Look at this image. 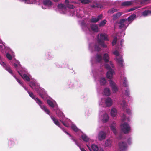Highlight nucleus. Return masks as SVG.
Listing matches in <instances>:
<instances>
[{"mask_svg":"<svg viewBox=\"0 0 151 151\" xmlns=\"http://www.w3.org/2000/svg\"><path fill=\"white\" fill-rule=\"evenodd\" d=\"M8 140V146L9 147H11L15 145V143L13 139L9 138Z\"/></svg>","mask_w":151,"mask_h":151,"instance_id":"obj_39","label":"nucleus"},{"mask_svg":"<svg viewBox=\"0 0 151 151\" xmlns=\"http://www.w3.org/2000/svg\"><path fill=\"white\" fill-rule=\"evenodd\" d=\"M83 140L86 142H89L91 141V139L85 134H83L81 136Z\"/></svg>","mask_w":151,"mask_h":151,"instance_id":"obj_33","label":"nucleus"},{"mask_svg":"<svg viewBox=\"0 0 151 151\" xmlns=\"http://www.w3.org/2000/svg\"><path fill=\"white\" fill-rule=\"evenodd\" d=\"M56 66L59 68H63L68 67V65L63 63H56Z\"/></svg>","mask_w":151,"mask_h":151,"instance_id":"obj_40","label":"nucleus"},{"mask_svg":"<svg viewBox=\"0 0 151 151\" xmlns=\"http://www.w3.org/2000/svg\"><path fill=\"white\" fill-rule=\"evenodd\" d=\"M106 2V1H103V2H104V3Z\"/></svg>","mask_w":151,"mask_h":151,"instance_id":"obj_57","label":"nucleus"},{"mask_svg":"<svg viewBox=\"0 0 151 151\" xmlns=\"http://www.w3.org/2000/svg\"><path fill=\"white\" fill-rule=\"evenodd\" d=\"M124 42L123 39L121 40L120 43L118 42L116 47V50L113 52V54L116 56L115 59L118 62L119 65L121 67H124V63L122 58V55L120 54V51L123 47V43Z\"/></svg>","mask_w":151,"mask_h":151,"instance_id":"obj_8","label":"nucleus"},{"mask_svg":"<svg viewBox=\"0 0 151 151\" xmlns=\"http://www.w3.org/2000/svg\"><path fill=\"white\" fill-rule=\"evenodd\" d=\"M118 11L117 9L114 8L110 9L108 11V13L109 14H112Z\"/></svg>","mask_w":151,"mask_h":151,"instance_id":"obj_45","label":"nucleus"},{"mask_svg":"<svg viewBox=\"0 0 151 151\" xmlns=\"http://www.w3.org/2000/svg\"><path fill=\"white\" fill-rule=\"evenodd\" d=\"M77 1L78 2V5L80 2L83 4H88L90 2V1L89 0H79Z\"/></svg>","mask_w":151,"mask_h":151,"instance_id":"obj_47","label":"nucleus"},{"mask_svg":"<svg viewBox=\"0 0 151 151\" xmlns=\"http://www.w3.org/2000/svg\"><path fill=\"white\" fill-rule=\"evenodd\" d=\"M65 3L67 7L70 9H73L78 6V2L76 1H69L68 0H65Z\"/></svg>","mask_w":151,"mask_h":151,"instance_id":"obj_17","label":"nucleus"},{"mask_svg":"<svg viewBox=\"0 0 151 151\" xmlns=\"http://www.w3.org/2000/svg\"><path fill=\"white\" fill-rule=\"evenodd\" d=\"M109 82L110 86L113 92L114 93H116L118 91L119 89L117 85L112 80H109Z\"/></svg>","mask_w":151,"mask_h":151,"instance_id":"obj_24","label":"nucleus"},{"mask_svg":"<svg viewBox=\"0 0 151 151\" xmlns=\"http://www.w3.org/2000/svg\"><path fill=\"white\" fill-rule=\"evenodd\" d=\"M121 79L124 86L126 87H128L129 85L126 77L125 76H123L121 77Z\"/></svg>","mask_w":151,"mask_h":151,"instance_id":"obj_29","label":"nucleus"},{"mask_svg":"<svg viewBox=\"0 0 151 151\" xmlns=\"http://www.w3.org/2000/svg\"><path fill=\"white\" fill-rule=\"evenodd\" d=\"M60 128L67 135L69 136V137H70V139L73 140V141L76 144V145L79 147L80 148L81 151H86L83 148H81V146L79 145V144L77 142V141L73 137L70 135L69 133L68 132H66V130L63 128H62L60 126V127H58Z\"/></svg>","mask_w":151,"mask_h":151,"instance_id":"obj_22","label":"nucleus"},{"mask_svg":"<svg viewBox=\"0 0 151 151\" xmlns=\"http://www.w3.org/2000/svg\"><path fill=\"white\" fill-rule=\"evenodd\" d=\"M117 36L115 37L112 42V45H115L116 42V41H117Z\"/></svg>","mask_w":151,"mask_h":151,"instance_id":"obj_50","label":"nucleus"},{"mask_svg":"<svg viewBox=\"0 0 151 151\" xmlns=\"http://www.w3.org/2000/svg\"><path fill=\"white\" fill-rule=\"evenodd\" d=\"M109 55L108 53H104L103 57L101 54H97L95 56V57L91 58V61L92 65H93L94 63H101L103 60H104L105 62L107 63L109 62Z\"/></svg>","mask_w":151,"mask_h":151,"instance_id":"obj_9","label":"nucleus"},{"mask_svg":"<svg viewBox=\"0 0 151 151\" xmlns=\"http://www.w3.org/2000/svg\"><path fill=\"white\" fill-rule=\"evenodd\" d=\"M123 135L122 134H121L119 135V136L117 138L118 139H123Z\"/></svg>","mask_w":151,"mask_h":151,"instance_id":"obj_53","label":"nucleus"},{"mask_svg":"<svg viewBox=\"0 0 151 151\" xmlns=\"http://www.w3.org/2000/svg\"><path fill=\"white\" fill-rule=\"evenodd\" d=\"M77 83L75 81H69L67 83V85L70 88H73L76 86Z\"/></svg>","mask_w":151,"mask_h":151,"instance_id":"obj_31","label":"nucleus"},{"mask_svg":"<svg viewBox=\"0 0 151 151\" xmlns=\"http://www.w3.org/2000/svg\"><path fill=\"white\" fill-rule=\"evenodd\" d=\"M120 108L122 109L123 111L126 110V113L129 115H131L132 114L131 110L130 108H127V105L125 100H123L122 101H120L119 102Z\"/></svg>","mask_w":151,"mask_h":151,"instance_id":"obj_16","label":"nucleus"},{"mask_svg":"<svg viewBox=\"0 0 151 151\" xmlns=\"http://www.w3.org/2000/svg\"><path fill=\"white\" fill-rule=\"evenodd\" d=\"M103 18V15L102 14L99 15L97 18L92 17L91 19V22L93 23L97 22L101 20Z\"/></svg>","mask_w":151,"mask_h":151,"instance_id":"obj_28","label":"nucleus"},{"mask_svg":"<svg viewBox=\"0 0 151 151\" xmlns=\"http://www.w3.org/2000/svg\"><path fill=\"white\" fill-rule=\"evenodd\" d=\"M97 42H93L90 43L89 45V49L90 51L92 52L95 51H99L101 48L100 45L104 48H106L107 45L104 42L105 41H109L108 36L105 33L99 34L96 37Z\"/></svg>","mask_w":151,"mask_h":151,"instance_id":"obj_2","label":"nucleus"},{"mask_svg":"<svg viewBox=\"0 0 151 151\" xmlns=\"http://www.w3.org/2000/svg\"><path fill=\"white\" fill-rule=\"evenodd\" d=\"M104 94L106 96H109L111 94V91L109 88L107 87L105 88L103 91Z\"/></svg>","mask_w":151,"mask_h":151,"instance_id":"obj_32","label":"nucleus"},{"mask_svg":"<svg viewBox=\"0 0 151 151\" xmlns=\"http://www.w3.org/2000/svg\"><path fill=\"white\" fill-rule=\"evenodd\" d=\"M107 21L106 19H104L100 22L99 24V27H104L106 24Z\"/></svg>","mask_w":151,"mask_h":151,"instance_id":"obj_44","label":"nucleus"},{"mask_svg":"<svg viewBox=\"0 0 151 151\" xmlns=\"http://www.w3.org/2000/svg\"><path fill=\"white\" fill-rule=\"evenodd\" d=\"M29 85L33 90H36L40 87L39 83L36 80L31 79L29 83Z\"/></svg>","mask_w":151,"mask_h":151,"instance_id":"obj_23","label":"nucleus"},{"mask_svg":"<svg viewBox=\"0 0 151 151\" xmlns=\"http://www.w3.org/2000/svg\"><path fill=\"white\" fill-rule=\"evenodd\" d=\"M119 24V28L125 30L130 23H129L127 21L126 19H123L120 20Z\"/></svg>","mask_w":151,"mask_h":151,"instance_id":"obj_20","label":"nucleus"},{"mask_svg":"<svg viewBox=\"0 0 151 151\" xmlns=\"http://www.w3.org/2000/svg\"><path fill=\"white\" fill-rule=\"evenodd\" d=\"M28 4H36L40 6L43 9H49L52 7L53 3L50 0H18Z\"/></svg>","mask_w":151,"mask_h":151,"instance_id":"obj_4","label":"nucleus"},{"mask_svg":"<svg viewBox=\"0 0 151 151\" xmlns=\"http://www.w3.org/2000/svg\"><path fill=\"white\" fill-rule=\"evenodd\" d=\"M112 140L109 138L105 141V145L106 147H109L111 146L112 143Z\"/></svg>","mask_w":151,"mask_h":151,"instance_id":"obj_36","label":"nucleus"},{"mask_svg":"<svg viewBox=\"0 0 151 151\" xmlns=\"http://www.w3.org/2000/svg\"><path fill=\"white\" fill-rule=\"evenodd\" d=\"M148 0H138L137 1L136 0H131L130 1H128L123 2L122 4V5L125 6H129L132 4H142L145 3Z\"/></svg>","mask_w":151,"mask_h":151,"instance_id":"obj_13","label":"nucleus"},{"mask_svg":"<svg viewBox=\"0 0 151 151\" xmlns=\"http://www.w3.org/2000/svg\"><path fill=\"white\" fill-rule=\"evenodd\" d=\"M139 7L136 6V7H133L132 8H131L129 9H128L127 11V12H130V11H132L135 10V9L139 8Z\"/></svg>","mask_w":151,"mask_h":151,"instance_id":"obj_51","label":"nucleus"},{"mask_svg":"<svg viewBox=\"0 0 151 151\" xmlns=\"http://www.w3.org/2000/svg\"><path fill=\"white\" fill-rule=\"evenodd\" d=\"M7 47H6L5 43L3 42L2 40L0 39V50L2 53H4L5 51V48Z\"/></svg>","mask_w":151,"mask_h":151,"instance_id":"obj_30","label":"nucleus"},{"mask_svg":"<svg viewBox=\"0 0 151 151\" xmlns=\"http://www.w3.org/2000/svg\"><path fill=\"white\" fill-rule=\"evenodd\" d=\"M116 124L115 121L112 122L110 127L111 130L113 132L114 134L116 136L118 133V130L116 128Z\"/></svg>","mask_w":151,"mask_h":151,"instance_id":"obj_26","label":"nucleus"},{"mask_svg":"<svg viewBox=\"0 0 151 151\" xmlns=\"http://www.w3.org/2000/svg\"><path fill=\"white\" fill-rule=\"evenodd\" d=\"M125 95L128 97L129 101L132 99V97L130 96V90L128 88H126L125 90Z\"/></svg>","mask_w":151,"mask_h":151,"instance_id":"obj_37","label":"nucleus"},{"mask_svg":"<svg viewBox=\"0 0 151 151\" xmlns=\"http://www.w3.org/2000/svg\"><path fill=\"white\" fill-rule=\"evenodd\" d=\"M100 151H104L103 149H100Z\"/></svg>","mask_w":151,"mask_h":151,"instance_id":"obj_56","label":"nucleus"},{"mask_svg":"<svg viewBox=\"0 0 151 151\" xmlns=\"http://www.w3.org/2000/svg\"><path fill=\"white\" fill-rule=\"evenodd\" d=\"M35 91L43 99L45 100L47 98L48 96L46 92L43 88L39 87Z\"/></svg>","mask_w":151,"mask_h":151,"instance_id":"obj_19","label":"nucleus"},{"mask_svg":"<svg viewBox=\"0 0 151 151\" xmlns=\"http://www.w3.org/2000/svg\"><path fill=\"white\" fill-rule=\"evenodd\" d=\"M121 130L125 134H127L130 132L131 130V127L127 123L124 122L120 126Z\"/></svg>","mask_w":151,"mask_h":151,"instance_id":"obj_18","label":"nucleus"},{"mask_svg":"<svg viewBox=\"0 0 151 151\" xmlns=\"http://www.w3.org/2000/svg\"><path fill=\"white\" fill-rule=\"evenodd\" d=\"M123 14L122 12H119L113 15V19L114 20H116Z\"/></svg>","mask_w":151,"mask_h":151,"instance_id":"obj_41","label":"nucleus"},{"mask_svg":"<svg viewBox=\"0 0 151 151\" xmlns=\"http://www.w3.org/2000/svg\"><path fill=\"white\" fill-rule=\"evenodd\" d=\"M99 118L103 123L107 122L109 119V115L104 110H100L99 112Z\"/></svg>","mask_w":151,"mask_h":151,"instance_id":"obj_14","label":"nucleus"},{"mask_svg":"<svg viewBox=\"0 0 151 151\" xmlns=\"http://www.w3.org/2000/svg\"><path fill=\"white\" fill-rule=\"evenodd\" d=\"M112 99L109 97L106 98H101L99 101V105L100 106L109 107L113 104Z\"/></svg>","mask_w":151,"mask_h":151,"instance_id":"obj_11","label":"nucleus"},{"mask_svg":"<svg viewBox=\"0 0 151 151\" xmlns=\"http://www.w3.org/2000/svg\"><path fill=\"white\" fill-rule=\"evenodd\" d=\"M47 58L49 60L52 59L53 58V55L50 53L47 52L45 54Z\"/></svg>","mask_w":151,"mask_h":151,"instance_id":"obj_46","label":"nucleus"},{"mask_svg":"<svg viewBox=\"0 0 151 151\" xmlns=\"http://www.w3.org/2000/svg\"><path fill=\"white\" fill-rule=\"evenodd\" d=\"M127 142L128 143V145H130L131 144L132 142V139L131 138L129 137V138L127 140Z\"/></svg>","mask_w":151,"mask_h":151,"instance_id":"obj_52","label":"nucleus"},{"mask_svg":"<svg viewBox=\"0 0 151 151\" xmlns=\"http://www.w3.org/2000/svg\"><path fill=\"white\" fill-rule=\"evenodd\" d=\"M92 71L96 82H99L102 86H104L106 84L107 81L105 78L103 76L104 72L102 69L100 68L99 69H98L93 68Z\"/></svg>","mask_w":151,"mask_h":151,"instance_id":"obj_7","label":"nucleus"},{"mask_svg":"<svg viewBox=\"0 0 151 151\" xmlns=\"http://www.w3.org/2000/svg\"><path fill=\"white\" fill-rule=\"evenodd\" d=\"M91 148L93 151H98L99 147L96 145L93 144L91 145Z\"/></svg>","mask_w":151,"mask_h":151,"instance_id":"obj_43","label":"nucleus"},{"mask_svg":"<svg viewBox=\"0 0 151 151\" xmlns=\"http://www.w3.org/2000/svg\"><path fill=\"white\" fill-rule=\"evenodd\" d=\"M106 133L103 131H100L98 135V138L99 141H101L104 139L106 137Z\"/></svg>","mask_w":151,"mask_h":151,"instance_id":"obj_27","label":"nucleus"},{"mask_svg":"<svg viewBox=\"0 0 151 151\" xmlns=\"http://www.w3.org/2000/svg\"><path fill=\"white\" fill-rule=\"evenodd\" d=\"M136 15L135 14H132L130 16L127 18V21L130 24L136 18Z\"/></svg>","mask_w":151,"mask_h":151,"instance_id":"obj_38","label":"nucleus"},{"mask_svg":"<svg viewBox=\"0 0 151 151\" xmlns=\"http://www.w3.org/2000/svg\"><path fill=\"white\" fill-rule=\"evenodd\" d=\"M0 64L3 67L4 69L7 70L11 75H13V76L15 78L17 81L24 89L27 92L29 96L35 100L36 102L39 106L40 107L41 109L47 114L50 116L51 119L53 122L54 123L58 126L60 127V122L56 118L51 115L50 111L43 104V102L38 98L36 97L32 92L29 91L28 89L26 88L22 82L21 81V80L17 78L15 75H14L11 69V68L9 66L6 65L2 61L0 56Z\"/></svg>","mask_w":151,"mask_h":151,"instance_id":"obj_1","label":"nucleus"},{"mask_svg":"<svg viewBox=\"0 0 151 151\" xmlns=\"http://www.w3.org/2000/svg\"><path fill=\"white\" fill-rule=\"evenodd\" d=\"M91 7L93 8L97 7L100 9H103L104 7V6L102 4H96V5H92Z\"/></svg>","mask_w":151,"mask_h":151,"instance_id":"obj_48","label":"nucleus"},{"mask_svg":"<svg viewBox=\"0 0 151 151\" xmlns=\"http://www.w3.org/2000/svg\"><path fill=\"white\" fill-rule=\"evenodd\" d=\"M125 35V33L124 32H122L121 33V36H124Z\"/></svg>","mask_w":151,"mask_h":151,"instance_id":"obj_54","label":"nucleus"},{"mask_svg":"<svg viewBox=\"0 0 151 151\" xmlns=\"http://www.w3.org/2000/svg\"><path fill=\"white\" fill-rule=\"evenodd\" d=\"M54 2H57L59 1H60V0H52Z\"/></svg>","mask_w":151,"mask_h":151,"instance_id":"obj_55","label":"nucleus"},{"mask_svg":"<svg viewBox=\"0 0 151 151\" xmlns=\"http://www.w3.org/2000/svg\"><path fill=\"white\" fill-rule=\"evenodd\" d=\"M118 146L121 151H127V145L126 143L122 141L119 142Z\"/></svg>","mask_w":151,"mask_h":151,"instance_id":"obj_25","label":"nucleus"},{"mask_svg":"<svg viewBox=\"0 0 151 151\" xmlns=\"http://www.w3.org/2000/svg\"><path fill=\"white\" fill-rule=\"evenodd\" d=\"M121 119L122 121H125L126 120V116L124 114H122L120 115Z\"/></svg>","mask_w":151,"mask_h":151,"instance_id":"obj_49","label":"nucleus"},{"mask_svg":"<svg viewBox=\"0 0 151 151\" xmlns=\"http://www.w3.org/2000/svg\"><path fill=\"white\" fill-rule=\"evenodd\" d=\"M79 24L82 30L86 33L90 32V30L88 28V25L86 23V20H82L79 22Z\"/></svg>","mask_w":151,"mask_h":151,"instance_id":"obj_21","label":"nucleus"},{"mask_svg":"<svg viewBox=\"0 0 151 151\" xmlns=\"http://www.w3.org/2000/svg\"><path fill=\"white\" fill-rule=\"evenodd\" d=\"M91 29L94 32H97L99 31L98 26L96 24H92L91 25Z\"/></svg>","mask_w":151,"mask_h":151,"instance_id":"obj_35","label":"nucleus"},{"mask_svg":"<svg viewBox=\"0 0 151 151\" xmlns=\"http://www.w3.org/2000/svg\"><path fill=\"white\" fill-rule=\"evenodd\" d=\"M47 102L48 104L52 108L53 111L56 113V115L60 118V121L64 125L67 126L63 120L64 115L61 110L58 108V105L56 102L52 99L50 98L47 99Z\"/></svg>","mask_w":151,"mask_h":151,"instance_id":"obj_5","label":"nucleus"},{"mask_svg":"<svg viewBox=\"0 0 151 151\" xmlns=\"http://www.w3.org/2000/svg\"><path fill=\"white\" fill-rule=\"evenodd\" d=\"M6 53V56L7 58L10 61V63L14 66V60H17L14 58L13 59V58H14L15 55L14 52L9 47H7L5 48V51L4 53V54Z\"/></svg>","mask_w":151,"mask_h":151,"instance_id":"obj_12","label":"nucleus"},{"mask_svg":"<svg viewBox=\"0 0 151 151\" xmlns=\"http://www.w3.org/2000/svg\"><path fill=\"white\" fill-rule=\"evenodd\" d=\"M127 119L128 120H129V119Z\"/></svg>","mask_w":151,"mask_h":151,"instance_id":"obj_59","label":"nucleus"},{"mask_svg":"<svg viewBox=\"0 0 151 151\" xmlns=\"http://www.w3.org/2000/svg\"><path fill=\"white\" fill-rule=\"evenodd\" d=\"M97 91H98V92H99V91H98V90H97Z\"/></svg>","mask_w":151,"mask_h":151,"instance_id":"obj_58","label":"nucleus"},{"mask_svg":"<svg viewBox=\"0 0 151 151\" xmlns=\"http://www.w3.org/2000/svg\"><path fill=\"white\" fill-rule=\"evenodd\" d=\"M63 120L65 124L67 125V126L64 125L65 126L68 127L70 126L72 129L75 132H78L79 131V129L77 128L76 125L73 124L68 119L65 118L64 115Z\"/></svg>","mask_w":151,"mask_h":151,"instance_id":"obj_15","label":"nucleus"},{"mask_svg":"<svg viewBox=\"0 0 151 151\" xmlns=\"http://www.w3.org/2000/svg\"><path fill=\"white\" fill-rule=\"evenodd\" d=\"M57 9L59 12L61 14L68 13L70 15L73 16L76 15L78 18H82L83 17L84 12L82 8L81 9H77L76 11H72L71 9H67L66 6L63 4L60 3L57 6Z\"/></svg>","mask_w":151,"mask_h":151,"instance_id":"obj_3","label":"nucleus"},{"mask_svg":"<svg viewBox=\"0 0 151 151\" xmlns=\"http://www.w3.org/2000/svg\"><path fill=\"white\" fill-rule=\"evenodd\" d=\"M110 114L112 117H115L117 114V109L115 108H112L111 109Z\"/></svg>","mask_w":151,"mask_h":151,"instance_id":"obj_34","label":"nucleus"},{"mask_svg":"<svg viewBox=\"0 0 151 151\" xmlns=\"http://www.w3.org/2000/svg\"><path fill=\"white\" fill-rule=\"evenodd\" d=\"M151 14V11L149 10H145L142 12V15L146 17Z\"/></svg>","mask_w":151,"mask_h":151,"instance_id":"obj_42","label":"nucleus"},{"mask_svg":"<svg viewBox=\"0 0 151 151\" xmlns=\"http://www.w3.org/2000/svg\"><path fill=\"white\" fill-rule=\"evenodd\" d=\"M14 66L22 78L24 80L27 81H30L31 76L27 73V69L21 66L19 61L14 60Z\"/></svg>","mask_w":151,"mask_h":151,"instance_id":"obj_6","label":"nucleus"},{"mask_svg":"<svg viewBox=\"0 0 151 151\" xmlns=\"http://www.w3.org/2000/svg\"><path fill=\"white\" fill-rule=\"evenodd\" d=\"M109 64L110 65L105 64L104 66L106 69L108 70L106 73V77L107 78L111 80L113 77V75L115 74L114 70L112 69L114 68L115 66L113 62L111 61H109Z\"/></svg>","mask_w":151,"mask_h":151,"instance_id":"obj_10","label":"nucleus"}]
</instances>
